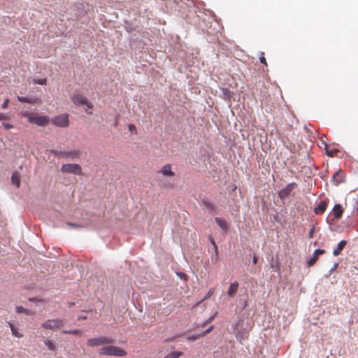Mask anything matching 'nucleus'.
Listing matches in <instances>:
<instances>
[{
	"label": "nucleus",
	"instance_id": "f257e3e1",
	"mask_svg": "<svg viewBox=\"0 0 358 358\" xmlns=\"http://www.w3.org/2000/svg\"><path fill=\"white\" fill-rule=\"evenodd\" d=\"M99 355L107 356L124 357L127 355V352L120 347L104 345L99 351Z\"/></svg>",
	"mask_w": 358,
	"mask_h": 358
},
{
	"label": "nucleus",
	"instance_id": "f03ea898",
	"mask_svg": "<svg viewBox=\"0 0 358 358\" xmlns=\"http://www.w3.org/2000/svg\"><path fill=\"white\" fill-rule=\"evenodd\" d=\"M114 340L107 336H99L87 339V344L90 347L104 346V345L113 343Z\"/></svg>",
	"mask_w": 358,
	"mask_h": 358
},
{
	"label": "nucleus",
	"instance_id": "7ed1b4c3",
	"mask_svg": "<svg viewBox=\"0 0 358 358\" xmlns=\"http://www.w3.org/2000/svg\"><path fill=\"white\" fill-rule=\"evenodd\" d=\"M52 152L58 157L71 159H79L80 156V151L78 150H53Z\"/></svg>",
	"mask_w": 358,
	"mask_h": 358
},
{
	"label": "nucleus",
	"instance_id": "20e7f679",
	"mask_svg": "<svg viewBox=\"0 0 358 358\" xmlns=\"http://www.w3.org/2000/svg\"><path fill=\"white\" fill-rule=\"evenodd\" d=\"M64 321L61 319L48 320L44 322L41 327L45 329L56 331L64 327Z\"/></svg>",
	"mask_w": 358,
	"mask_h": 358
},
{
	"label": "nucleus",
	"instance_id": "39448f33",
	"mask_svg": "<svg viewBox=\"0 0 358 358\" xmlns=\"http://www.w3.org/2000/svg\"><path fill=\"white\" fill-rule=\"evenodd\" d=\"M69 114L64 113L53 117L51 122L56 127H67L69 125Z\"/></svg>",
	"mask_w": 358,
	"mask_h": 358
},
{
	"label": "nucleus",
	"instance_id": "423d86ee",
	"mask_svg": "<svg viewBox=\"0 0 358 358\" xmlns=\"http://www.w3.org/2000/svg\"><path fill=\"white\" fill-rule=\"evenodd\" d=\"M61 171L66 173H73L81 176L83 174L81 166L78 164H66L61 167Z\"/></svg>",
	"mask_w": 358,
	"mask_h": 358
},
{
	"label": "nucleus",
	"instance_id": "0eeeda50",
	"mask_svg": "<svg viewBox=\"0 0 358 358\" xmlns=\"http://www.w3.org/2000/svg\"><path fill=\"white\" fill-rule=\"evenodd\" d=\"M24 117H27L28 121L30 123H35L38 126H46L49 124L50 120L48 116H37V117H31L28 116V115L24 114Z\"/></svg>",
	"mask_w": 358,
	"mask_h": 358
},
{
	"label": "nucleus",
	"instance_id": "6e6552de",
	"mask_svg": "<svg viewBox=\"0 0 358 358\" xmlns=\"http://www.w3.org/2000/svg\"><path fill=\"white\" fill-rule=\"evenodd\" d=\"M296 186V183L291 182L288 184L285 188L282 189L278 192V196L281 199H285L289 196L290 193Z\"/></svg>",
	"mask_w": 358,
	"mask_h": 358
},
{
	"label": "nucleus",
	"instance_id": "1a4fd4ad",
	"mask_svg": "<svg viewBox=\"0 0 358 358\" xmlns=\"http://www.w3.org/2000/svg\"><path fill=\"white\" fill-rule=\"evenodd\" d=\"M325 253V250L322 249H317L314 251L313 256L308 260L307 264L308 267L313 266L317 261L318 257Z\"/></svg>",
	"mask_w": 358,
	"mask_h": 358
},
{
	"label": "nucleus",
	"instance_id": "9d476101",
	"mask_svg": "<svg viewBox=\"0 0 358 358\" xmlns=\"http://www.w3.org/2000/svg\"><path fill=\"white\" fill-rule=\"evenodd\" d=\"M71 100L74 104L81 106L87 103V99L81 94H76L72 96Z\"/></svg>",
	"mask_w": 358,
	"mask_h": 358
},
{
	"label": "nucleus",
	"instance_id": "9b49d317",
	"mask_svg": "<svg viewBox=\"0 0 358 358\" xmlns=\"http://www.w3.org/2000/svg\"><path fill=\"white\" fill-rule=\"evenodd\" d=\"M331 180L336 185L342 183L344 181V173L339 169L333 175Z\"/></svg>",
	"mask_w": 358,
	"mask_h": 358
},
{
	"label": "nucleus",
	"instance_id": "f8f14e48",
	"mask_svg": "<svg viewBox=\"0 0 358 358\" xmlns=\"http://www.w3.org/2000/svg\"><path fill=\"white\" fill-rule=\"evenodd\" d=\"M159 173H161L163 176L166 177H173L175 176V173L172 171V167L170 164H167L162 166L159 171Z\"/></svg>",
	"mask_w": 358,
	"mask_h": 358
},
{
	"label": "nucleus",
	"instance_id": "ddd939ff",
	"mask_svg": "<svg viewBox=\"0 0 358 358\" xmlns=\"http://www.w3.org/2000/svg\"><path fill=\"white\" fill-rule=\"evenodd\" d=\"M238 287H239V284L237 281H234V282L231 283L228 289H227V295L231 297V298H233L238 289Z\"/></svg>",
	"mask_w": 358,
	"mask_h": 358
},
{
	"label": "nucleus",
	"instance_id": "4468645a",
	"mask_svg": "<svg viewBox=\"0 0 358 358\" xmlns=\"http://www.w3.org/2000/svg\"><path fill=\"white\" fill-rule=\"evenodd\" d=\"M327 201H321L318 205L315 208L314 213L317 215L322 214L324 213L327 208Z\"/></svg>",
	"mask_w": 358,
	"mask_h": 358
},
{
	"label": "nucleus",
	"instance_id": "2eb2a0df",
	"mask_svg": "<svg viewBox=\"0 0 358 358\" xmlns=\"http://www.w3.org/2000/svg\"><path fill=\"white\" fill-rule=\"evenodd\" d=\"M334 216L335 219H340L343 215V208L340 204H336L333 208Z\"/></svg>",
	"mask_w": 358,
	"mask_h": 358
},
{
	"label": "nucleus",
	"instance_id": "dca6fc26",
	"mask_svg": "<svg viewBox=\"0 0 358 358\" xmlns=\"http://www.w3.org/2000/svg\"><path fill=\"white\" fill-rule=\"evenodd\" d=\"M17 99L20 102L32 103V104L36 103H41V100L37 98L29 99V98L24 97V96H17Z\"/></svg>",
	"mask_w": 358,
	"mask_h": 358
},
{
	"label": "nucleus",
	"instance_id": "f3484780",
	"mask_svg": "<svg viewBox=\"0 0 358 358\" xmlns=\"http://www.w3.org/2000/svg\"><path fill=\"white\" fill-rule=\"evenodd\" d=\"M345 245H346L345 241H341V242H339L337 245V248L334 250L333 255L334 256H338L341 253V252L343 250Z\"/></svg>",
	"mask_w": 358,
	"mask_h": 358
},
{
	"label": "nucleus",
	"instance_id": "a211bd4d",
	"mask_svg": "<svg viewBox=\"0 0 358 358\" xmlns=\"http://www.w3.org/2000/svg\"><path fill=\"white\" fill-rule=\"evenodd\" d=\"M11 180L13 185H15L17 187H20V175L18 173L15 172L12 174Z\"/></svg>",
	"mask_w": 358,
	"mask_h": 358
},
{
	"label": "nucleus",
	"instance_id": "6ab92c4d",
	"mask_svg": "<svg viewBox=\"0 0 358 358\" xmlns=\"http://www.w3.org/2000/svg\"><path fill=\"white\" fill-rule=\"evenodd\" d=\"M215 222L219 225V227L222 228L223 230L227 229L228 227L226 220L220 217H215Z\"/></svg>",
	"mask_w": 358,
	"mask_h": 358
},
{
	"label": "nucleus",
	"instance_id": "aec40b11",
	"mask_svg": "<svg viewBox=\"0 0 358 358\" xmlns=\"http://www.w3.org/2000/svg\"><path fill=\"white\" fill-rule=\"evenodd\" d=\"M44 343L47 346L48 350L52 351L56 350V345L53 341L46 339L44 341Z\"/></svg>",
	"mask_w": 358,
	"mask_h": 358
},
{
	"label": "nucleus",
	"instance_id": "412c9836",
	"mask_svg": "<svg viewBox=\"0 0 358 358\" xmlns=\"http://www.w3.org/2000/svg\"><path fill=\"white\" fill-rule=\"evenodd\" d=\"M8 325L11 329L12 334L14 336L17 337V338H22L23 336V335L22 334H20L17 331V329L14 327V325L12 323L8 322Z\"/></svg>",
	"mask_w": 358,
	"mask_h": 358
},
{
	"label": "nucleus",
	"instance_id": "4be33fe9",
	"mask_svg": "<svg viewBox=\"0 0 358 358\" xmlns=\"http://www.w3.org/2000/svg\"><path fill=\"white\" fill-rule=\"evenodd\" d=\"M182 352H171L166 355L164 358H179L182 355Z\"/></svg>",
	"mask_w": 358,
	"mask_h": 358
},
{
	"label": "nucleus",
	"instance_id": "5701e85b",
	"mask_svg": "<svg viewBox=\"0 0 358 358\" xmlns=\"http://www.w3.org/2000/svg\"><path fill=\"white\" fill-rule=\"evenodd\" d=\"M203 204L205 206V207L206 208H208L210 210H215L214 205L212 203L209 202V201H203Z\"/></svg>",
	"mask_w": 358,
	"mask_h": 358
},
{
	"label": "nucleus",
	"instance_id": "b1692460",
	"mask_svg": "<svg viewBox=\"0 0 358 358\" xmlns=\"http://www.w3.org/2000/svg\"><path fill=\"white\" fill-rule=\"evenodd\" d=\"M203 337L201 334H194V335H192L190 336H188L187 338V340L189 341H196L200 338Z\"/></svg>",
	"mask_w": 358,
	"mask_h": 358
},
{
	"label": "nucleus",
	"instance_id": "393cba45",
	"mask_svg": "<svg viewBox=\"0 0 358 358\" xmlns=\"http://www.w3.org/2000/svg\"><path fill=\"white\" fill-rule=\"evenodd\" d=\"M62 333L66 334L78 335V334H81V331L78 329H75V330H71V331H63Z\"/></svg>",
	"mask_w": 358,
	"mask_h": 358
},
{
	"label": "nucleus",
	"instance_id": "a878e982",
	"mask_svg": "<svg viewBox=\"0 0 358 358\" xmlns=\"http://www.w3.org/2000/svg\"><path fill=\"white\" fill-rule=\"evenodd\" d=\"M259 61L262 64H264L265 66H267L266 60L264 57V52H260Z\"/></svg>",
	"mask_w": 358,
	"mask_h": 358
},
{
	"label": "nucleus",
	"instance_id": "bb28decb",
	"mask_svg": "<svg viewBox=\"0 0 358 358\" xmlns=\"http://www.w3.org/2000/svg\"><path fill=\"white\" fill-rule=\"evenodd\" d=\"M34 83L39 84V85H45L47 83V79L41 78V79L34 80Z\"/></svg>",
	"mask_w": 358,
	"mask_h": 358
},
{
	"label": "nucleus",
	"instance_id": "cd10ccee",
	"mask_svg": "<svg viewBox=\"0 0 358 358\" xmlns=\"http://www.w3.org/2000/svg\"><path fill=\"white\" fill-rule=\"evenodd\" d=\"M129 130L130 132L136 134H137V129L134 124H129L128 126Z\"/></svg>",
	"mask_w": 358,
	"mask_h": 358
},
{
	"label": "nucleus",
	"instance_id": "c85d7f7f",
	"mask_svg": "<svg viewBox=\"0 0 358 358\" xmlns=\"http://www.w3.org/2000/svg\"><path fill=\"white\" fill-rule=\"evenodd\" d=\"M25 308L21 306H18L15 308V310L17 313H24Z\"/></svg>",
	"mask_w": 358,
	"mask_h": 358
},
{
	"label": "nucleus",
	"instance_id": "c756f323",
	"mask_svg": "<svg viewBox=\"0 0 358 358\" xmlns=\"http://www.w3.org/2000/svg\"><path fill=\"white\" fill-rule=\"evenodd\" d=\"M214 293V290L213 289H210L208 292L207 293V294L206 295V296L203 298V300H206L207 299H208L209 297H210Z\"/></svg>",
	"mask_w": 358,
	"mask_h": 358
},
{
	"label": "nucleus",
	"instance_id": "7c9ffc66",
	"mask_svg": "<svg viewBox=\"0 0 358 358\" xmlns=\"http://www.w3.org/2000/svg\"><path fill=\"white\" fill-rule=\"evenodd\" d=\"M213 326H210L208 329L201 333L202 336H204L206 334H209L213 329Z\"/></svg>",
	"mask_w": 358,
	"mask_h": 358
},
{
	"label": "nucleus",
	"instance_id": "2f4dec72",
	"mask_svg": "<svg viewBox=\"0 0 358 358\" xmlns=\"http://www.w3.org/2000/svg\"><path fill=\"white\" fill-rule=\"evenodd\" d=\"M3 127L7 130L13 128V124L6 122L3 123Z\"/></svg>",
	"mask_w": 358,
	"mask_h": 358
},
{
	"label": "nucleus",
	"instance_id": "473e14b6",
	"mask_svg": "<svg viewBox=\"0 0 358 358\" xmlns=\"http://www.w3.org/2000/svg\"><path fill=\"white\" fill-rule=\"evenodd\" d=\"M29 301H33V302H35V301L36 302L37 301V302H41V303H44L45 302V301L43 299H37L36 297H34V298H29Z\"/></svg>",
	"mask_w": 358,
	"mask_h": 358
},
{
	"label": "nucleus",
	"instance_id": "72a5a7b5",
	"mask_svg": "<svg viewBox=\"0 0 358 358\" xmlns=\"http://www.w3.org/2000/svg\"><path fill=\"white\" fill-rule=\"evenodd\" d=\"M66 224L73 228H80L81 227V226L74 224V223H72V222H67Z\"/></svg>",
	"mask_w": 358,
	"mask_h": 358
},
{
	"label": "nucleus",
	"instance_id": "f704fd0d",
	"mask_svg": "<svg viewBox=\"0 0 358 358\" xmlns=\"http://www.w3.org/2000/svg\"><path fill=\"white\" fill-rule=\"evenodd\" d=\"M9 99H6L4 102L2 104V108L3 109H6L7 107H8V105L9 103Z\"/></svg>",
	"mask_w": 358,
	"mask_h": 358
},
{
	"label": "nucleus",
	"instance_id": "c9c22d12",
	"mask_svg": "<svg viewBox=\"0 0 358 358\" xmlns=\"http://www.w3.org/2000/svg\"><path fill=\"white\" fill-rule=\"evenodd\" d=\"M314 231H315L314 226H313L312 229L310 230L309 234H308L309 238H313Z\"/></svg>",
	"mask_w": 358,
	"mask_h": 358
},
{
	"label": "nucleus",
	"instance_id": "e433bc0d",
	"mask_svg": "<svg viewBox=\"0 0 358 358\" xmlns=\"http://www.w3.org/2000/svg\"><path fill=\"white\" fill-rule=\"evenodd\" d=\"M8 120L7 115L3 113H0V120Z\"/></svg>",
	"mask_w": 358,
	"mask_h": 358
},
{
	"label": "nucleus",
	"instance_id": "4c0bfd02",
	"mask_svg": "<svg viewBox=\"0 0 358 358\" xmlns=\"http://www.w3.org/2000/svg\"><path fill=\"white\" fill-rule=\"evenodd\" d=\"M87 108L92 109L93 108V104L91 102H89L88 100H87V103L85 104Z\"/></svg>",
	"mask_w": 358,
	"mask_h": 358
},
{
	"label": "nucleus",
	"instance_id": "58836bf2",
	"mask_svg": "<svg viewBox=\"0 0 358 358\" xmlns=\"http://www.w3.org/2000/svg\"><path fill=\"white\" fill-rule=\"evenodd\" d=\"M26 315H33L34 313L31 310L26 309L24 310V313Z\"/></svg>",
	"mask_w": 358,
	"mask_h": 358
},
{
	"label": "nucleus",
	"instance_id": "ea45409f",
	"mask_svg": "<svg viewBox=\"0 0 358 358\" xmlns=\"http://www.w3.org/2000/svg\"><path fill=\"white\" fill-rule=\"evenodd\" d=\"M325 147H326V151H327V155H328L329 156L332 157V156L334 155L333 152H332V151H329V150H327V145H325Z\"/></svg>",
	"mask_w": 358,
	"mask_h": 358
},
{
	"label": "nucleus",
	"instance_id": "a19ab883",
	"mask_svg": "<svg viewBox=\"0 0 358 358\" xmlns=\"http://www.w3.org/2000/svg\"><path fill=\"white\" fill-rule=\"evenodd\" d=\"M257 261H258V257L257 256H254L252 258L253 264H256L257 263Z\"/></svg>",
	"mask_w": 358,
	"mask_h": 358
},
{
	"label": "nucleus",
	"instance_id": "79ce46f5",
	"mask_svg": "<svg viewBox=\"0 0 358 358\" xmlns=\"http://www.w3.org/2000/svg\"><path fill=\"white\" fill-rule=\"evenodd\" d=\"M210 241H211L212 244L215 246V250H217V245H216L215 242L213 237H210Z\"/></svg>",
	"mask_w": 358,
	"mask_h": 358
},
{
	"label": "nucleus",
	"instance_id": "37998d69",
	"mask_svg": "<svg viewBox=\"0 0 358 358\" xmlns=\"http://www.w3.org/2000/svg\"><path fill=\"white\" fill-rule=\"evenodd\" d=\"M78 320H87V316H79Z\"/></svg>",
	"mask_w": 358,
	"mask_h": 358
},
{
	"label": "nucleus",
	"instance_id": "c03bdc74",
	"mask_svg": "<svg viewBox=\"0 0 358 358\" xmlns=\"http://www.w3.org/2000/svg\"><path fill=\"white\" fill-rule=\"evenodd\" d=\"M87 113H89V114H92V111H88V110H87Z\"/></svg>",
	"mask_w": 358,
	"mask_h": 358
},
{
	"label": "nucleus",
	"instance_id": "a18cd8bd",
	"mask_svg": "<svg viewBox=\"0 0 358 358\" xmlns=\"http://www.w3.org/2000/svg\"><path fill=\"white\" fill-rule=\"evenodd\" d=\"M213 320V317H210L208 320V322H211V320Z\"/></svg>",
	"mask_w": 358,
	"mask_h": 358
},
{
	"label": "nucleus",
	"instance_id": "49530a36",
	"mask_svg": "<svg viewBox=\"0 0 358 358\" xmlns=\"http://www.w3.org/2000/svg\"><path fill=\"white\" fill-rule=\"evenodd\" d=\"M73 304H74V303H71L70 306H73Z\"/></svg>",
	"mask_w": 358,
	"mask_h": 358
},
{
	"label": "nucleus",
	"instance_id": "de8ad7c7",
	"mask_svg": "<svg viewBox=\"0 0 358 358\" xmlns=\"http://www.w3.org/2000/svg\"><path fill=\"white\" fill-rule=\"evenodd\" d=\"M357 210H358V206H357Z\"/></svg>",
	"mask_w": 358,
	"mask_h": 358
}]
</instances>
